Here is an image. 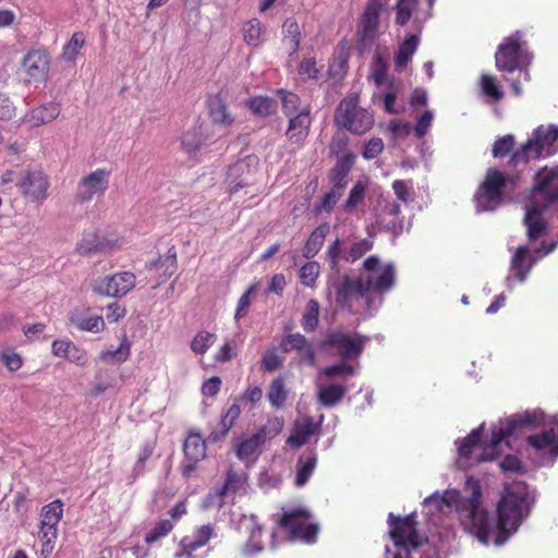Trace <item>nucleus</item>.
<instances>
[{
    "label": "nucleus",
    "instance_id": "64",
    "mask_svg": "<svg viewBox=\"0 0 558 558\" xmlns=\"http://www.w3.org/2000/svg\"><path fill=\"white\" fill-rule=\"evenodd\" d=\"M392 190L398 199L403 203H408L414 194L413 183L411 180H395L392 183Z\"/></svg>",
    "mask_w": 558,
    "mask_h": 558
},
{
    "label": "nucleus",
    "instance_id": "4",
    "mask_svg": "<svg viewBox=\"0 0 558 558\" xmlns=\"http://www.w3.org/2000/svg\"><path fill=\"white\" fill-rule=\"evenodd\" d=\"M556 141H558V128L556 125L537 128L534 132V138L529 140L512 154L511 165L517 167L520 163H527L531 159H537L543 155H550Z\"/></svg>",
    "mask_w": 558,
    "mask_h": 558
},
{
    "label": "nucleus",
    "instance_id": "1",
    "mask_svg": "<svg viewBox=\"0 0 558 558\" xmlns=\"http://www.w3.org/2000/svg\"><path fill=\"white\" fill-rule=\"evenodd\" d=\"M465 490L471 495L461 502L460 521L463 529L474 535L482 544H488L490 538L497 545L504 544L526 518L535 501L529 485L522 481L505 483L499 501L497 502V522L482 507V487L477 480L468 477Z\"/></svg>",
    "mask_w": 558,
    "mask_h": 558
},
{
    "label": "nucleus",
    "instance_id": "33",
    "mask_svg": "<svg viewBox=\"0 0 558 558\" xmlns=\"http://www.w3.org/2000/svg\"><path fill=\"white\" fill-rule=\"evenodd\" d=\"M328 223H322L310 234L304 247L303 256L307 259L315 257L324 245L325 239L329 233Z\"/></svg>",
    "mask_w": 558,
    "mask_h": 558
},
{
    "label": "nucleus",
    "instance_id": "17",
    "mask_svg": "<svg viewBox=\"0 0 558 558\" xmlns=\"http://www.w3.org/2000/svg\"><path fill=\"white\" fill-rule=\"evenodd\" d=\"M541 197L545 206H554L558 210V166L544 168L537 172L534 184V199Z\"/></svg>",
    "mask_w": 558,
    "mask_h": 558
},
{
    "label": "nucleus",
    "instance_id": "51",
    "mask_svg": "<svg viewBox=\"0 0 558 558\" xmlns=\"http://www.w3.org/2000/svg\"><path fill=\"white\" fill-rule=\"evenodd\" d=\"M418 0H398L396 5V24L404 26L417 9Z\"/></svg>",
    "mask_w": 558,
    "mask_h": 558
},
{
    "label": "nucleus",
    "instance_id": "54",
    "mask_svg": "<svg viewBox=\"0 0 558 558\" xmlns=\"http://www.w3.org/2000/svg\"><path fill=\"white\" fill-rule=\"evenodd\" d=\"M282 33L284 39L290 41L292 51H298L301 44V31L296 20L293 17L287 19L282 25Z\"/></svg>",
    "mask_w": 558,
    "mask_h": 558
},
{
    "label": "nucleus",
    "instance_id": "29",
    "mask_svg": "<svg viewBox=\"0 0 558 558\" xmlns=\"http://www.w3.org/2000/svg\"><path fill=\"white\" fill-rule=\"evenodd\" d=\"M526 442L537 451L549 449L553 457H558V425L538 434L530 435Z\"/></svg>",
    "mask_w": 558,
    "mask_h": 558
},
{
    "label": "nucleus",
    "instance_id": "24",
    "mask_svg": "<svg viewBox=\"0 0 558 558\" xmlns=\"http://www.w3.org/2000/svg\"><path fill=\"white\" fill-rule=\"evenodd\" d=\"M367 291L362 280V277L351 278L348 275L342 277L340 284L336 291V302L342 308L352 307V299L354 295L360 298L367 296Z\"/></svg>",
    "mask_w": 558,
    "mask_h": 558
},
{
    "label": "nucleus",
    "instance_id": "38",
    "mask_svg": "<svg viewBox=\"0 0 558 558\" xmlns=\"http://www.w3.org/2000/svg\"><path fill=\"white\" fill-rule=\"evenodd\" d=\"M316 462L317 457L314 452H308L299 458L295 476V485L298 487H302L308 482L316 466Z\"/></svg>",
    "mask_w": 558,
    "mask_h": 558
},
{
    "label": "nucleus",
    "instance_id": "55",
    "mask_svg": "<svg viewBox=\"0 0 558 558\" xmlns=\"http://www.w3.org/2000/svg\"><path fill=\"white\" fill-rule=\"evenodd\" d=\"M320 274V266L317 262H307L299 272L300 281L303 286L314 288Z\"/></svg>",
    "mask_w": 558,
    "mask_h": 558
},
{
    "label": "nucleus",
    "instance_id": "20",
    "mask_svg": "<svg viewBox=\"0 0 558 558\" xmlns=\"http://www.w3.org/2000/svg\"><path fill=\"white\" fill-rule=\"evenodd\" d=\"M257 166V158L248 156L239 160L229 167L227 172V183L230 194L239 192L242 187L250 184L253 168Z\"/></svg>",
    "mask_w": 558,
    "mask_h": 558
},
{
    "label": "nucleus",
    "instance_id": "53",
    "mask_svg": "<svg viewBox=\"0 0 558 558\" xmlns=\"http://www.w3.org/2000/svg\"><path fill=\"white\" fill-rule=\"evenodd\" d=\"M58 536L57 527H40L38 531V538L41 542L40 555L47 558L51 555Z\"/></svg>",
    "mask_w": 558,
    "mask_h": 558
},
{
    "label": "nucleus",
    "instance_id": "10",
    "mask_svg": "<svg viewBox=\"0 0 558 558\" xmlns=\"http://www.w3.org/2000/svg\"><path fill=\"white\" fill-rule=\"evenodd\" d=\"M372 248L373 241L368 239H363L357 242H354L349 250H343L341 240L337 238L331 243H329L325 252V255L326 259L329 263L330 269L335 272H339L341 260L349 264H353L354 262L363 257Z\"/></svg>",
    "mask_w": 558,
    "mask_h": 558
},
{
    "label": "nucleus",
    "instance_id": "48",
    "mask_svg": "<svg viewBox=\"0 0 558 558\" xmlns=\"http://www.w3.org/2000/svg\"><path fill=\"white\" fill-rule=\"evenodd\" d=\"M204 143L203 134L197 129L186 131L181 137L182 149L189 156H195Z\"/></svg>",
    "mask_w": 558,
    "mask_h": 558
},
{
    "label": "nucleus",
    "instance_id": "44",
    "mask_svg": "<svg viewBox=\"0 0 558 558\" xmlns=\"http://www.w3.org/2000/svg\"><path fill=\"white\" fill-rule=\"evenodd\" d=\"M265 442V432L257 430L250 438L239 444L236 456L244 460L254 454Z\"/></svg>",
    "mask_w": 558,
    "mask_h": 558
},
{
    "label": "nucleus",
    "instance_id": "2",
    "mask_svg": "<svg viewBox=\"0 0 558 558\" xmlns=\"http://www.w3.org/2000/svg\"><path fill=\"white\" fill-rule=\"evenodd\" d=\"M543 414L536 412H525L518 414L505 422H500L498 425L493 426L492 438L483 447V451L480 456L475 457L474 460L480 462L492 461L499 454V446L511 436L520 427H537L542 424Z\"/></svg>",
    "mask_w": 558,
    "mask_h": 558
},
{
    "label": "nucleus",
    "instance_id": "28",
    "mask_svg": "<svg viewBox=\"0 0 558 558\" xmlns=\"http://www.w3.org/2000/svg\"><path fill=\"white\" fill-rule=\"evenodd\" d=\"M376 222L387 231L398 233L403 228L400 205L395 201H387L376 215Z\"/></svg>",
    "mask_w": 558,
    "mask_h": 558
},
{
    "label": "nucleus",
    "instance_id": "12",
    "mask_svg": "<svg viewBox=\"0 0 558 558\" xmlns=\"http://www.w3.org/2000/svg\"><path fill=\"white\" fill-rule=\"evenodd\" d=\"M136 284V276L131 271H119L98 277L93 291L101 296L119 299L128 294Z\"/></svg>",
    "mask_w": 558,
    "mask_h": 558
},
{
    "label": "nucleus",
    "instance_id": "42",
    "mask_svg": "<svg viewBox=\"0 0 558 558\" xmlns=\"http://www.w3.org/2000/svg\"><path fill=\"white\" fill-rule=\"evenodd\" d=\"M131 354V343L124 336L120 342V345L116 350H102L99 354V359L106 363L121 364L125 362Z\"/></svg>",
    "mask_w": 558,
    "mask_h": 558
},
{
    "label": "nucleus",
    "instance_id": "50",
    "mask_svg": "<svg viewBox=\"0 0 558 558\" xmlns=\"http://www.w3.org/2000/svg\"><path fill=\"white\" fill-rule=\"evenodd\" d=\"M217 336L214 332L202 330L195 335L191 341V350L198 355H203L216 342Z\"/></svg>",
    "mask_w": 558,
    "mask_h": 558
},
{
    "label": "nucleus",
    "instance_id": "62",
    "mask_svg": "<svg viewBox=\"0 0 558 558\" xmlns=\"http://www.w3.org/2000/svg\"><path fill=\"white\" fill-rule=\"evenodd\" d=\"M435 501L438 507L446 505L448 507H458L460 502V493L458 490H446L444 495L434 494L425 499V502Z\"/></svg>",
    "mask_w": 558,
    "mask_h": 558
},
{
    "label": "nucleus",
    "instance_id": "47",
    "mask_svg": "<svg viewBox=\"0 0 558 558\" xmlns=\"http://www.w3.org/2000/svg\"><path fill=\"white\" fill-rule=\"evenodd\" d=\"M213 532L214 530L209 524L202 525L196 530L193 539L189 541L187 538H184L182 541L184 550L191 554L192 551L205 546L211 538Z\"/></svg>",
    "mask_w": 558,
    "mask_h": 558
},
{
    "label": "nucleus",
    "instance_id": "15",
    "mask_svg": "<svg viewBox=\"0 0 558 558\" xmlns=\"http://www.w3.org/2000/svg\"><path fill=\"white\" fill-rule=\"evenodd\" d=\"M21 194L26 199L43 204L48 197L49 180L43 170H28L16 183Z\"/></svg>",
    "mask_w": 558,
    "mask_h": 558
},
{
    "label": "nucleus",
    "instance_id": "35",
    "mask_svg": "<svg viewBox=\"0 0 558 558\" xmlns=\"http://www.w3.org/2000/svg\"><path fill=\"white\" fill-rule=\"evenodd\" d=\"M63 517V502L56 499L40 510V527H57Z\"/></svg>",
    "mask_w": 558,
    "mask_h": 558
},
{
    "label": "nucleus",
    "instance_id": "3",
    "mask_svg": "<svg viewBox=\"0 0 558 558\" xmlns=\"http://www.w3.org/2000/svg\"><path fill=\"white\" fill-rule=\"evenodd\" d=\"M335 123L349 132L362 135L374 125L373 113L359 107V96L350 95L343 98L335 112Z\"/></svg>",
    "mask_w": 558,
    "mask_h": 558
},
{
    "label": "nucleus",
    "instance_id": "63",
    "mask_svg": "<svg viewBox=\"0 0 558 558\" xmlns=\"http://www.w3.org/2000/svg\"><path fill=\"white\" fill-rule=\"evenodd\" d=\"M514 146V137L511 134L499 137L493 145V156L501 158L507 156Z\"/></svg>",
    "mask_w": 558,
    "mask_h": 558
},
{
    "label": "nucleus",
    "instance_id": "43",
    "mask_svg": "<svg viewBox=\"0 0 558 558\" xmlns=\"http://www.w3.org/2000/svg\"><path fill=\"white\" fill-rule=\"evenodd\" d=\"M246 529L250 532V537L243 547V553L247 556L260 553L264 548L262 542L263 527L251 520Z\"/></svg>",
    "mask_w": 558,
    "mask_h": 558
},
{
    "label": "nucleus",
    "instance_id": "19",
    "mask_svg": "<svg viewBox=\"0 0 558 558\" xmlns=\"http://www.w3.org/2000/svg\"><path fill=\"white\" fill-rule=\"evenodd\" d=\"M22 68L29 83H44L50 69L49 54L45 49H32L23 58Z\"/></svg>",
    "mask_w": 558,
    "mask_h": 558
},
{
    "label": "nucleus",
    "instance_id": "57",
    "mask_svg": "<svg viewBox=\"0 0 558 558\" xmlns=\"http://www.w3.org/2000/svg\"><path fill=\"white\" fill-rule=\"evenodd\" d=\"M277 93L281 98L282 111L286 117L296 114L301 110L300 97L296 94L284 89H279Z\"/></svg>",
    "mask_w": 558,
    "mask_h": 558
},
{
    "label": "nucleus",
    "instance_id": "11",
    "mask_svg": "<svg viewBox=\"0 0 558 558\" xmlns=\"http://www.w3.org/2000/svg\"><path fill=\"white\" fill-rule=\"evenodd\" d=\"M110 171L97 168L82 177L77 182L74 199L77 204H85L95 197L102 196L109 187Z\"/></svg>",
    "mask_w": 558,
    "mask_h": 558
},
{
    "label": "nucleus",
    "instance_id": "21",
    "mask_svg": "<svg viewBox=\"0 0 558 558\" xmlns=\"http://www.w3.org/2000/svg\"><path fill=\"white\" fill-rule=\"evenodd\" d=\"M547 208L548 206L539 204L538 199H534L526 206L523 222L526 227V235L530 242H534L546 234L547 222L543 214Z\"/></svg>",
    "mask_w": 558,
    "mask_h": 558
},
{
    "label": "nucleus",
    "instance_id": "16",
    "mask_svg": "<svg viewBox=\"0 0 558 558\" xmlns=\"http://www.w3.org/2000/svg\"><path fill=\"white\" fill-rule=\"evenodd\" d=\"M206 442L199 433L191 432L183 445L184 459L180 470L184 478H190L197 469V463L206 458Z\"/></svg>",
    "mask_w": 558,
    "mask_h": 558
},
{
    "label": "nucleus",
    "instance_id": "49",
    "mask_svg": "<svg viewBox=\"0 0 558 558\" xmlns=\"http://www.w3.org/2000/svg\"><path fill=\"white\" fill-rule=\"evenodd\" d=\"M246 106L259 117H267L275 111V100L266 96L252 97L246 101Z\"/></svg>",
    "mask_w": 558,
    "mask_h": 558
},
{
    "label": "nucleus",
    "instance_id": "30",
    "mask_svg": "<svg viewBox=\"0 0 558 558\" xmlns=\"http://www.w3.org/2000/svg\"><path fill=\"white\" fill-rule=\"evenodd\" d=\"M60 114V106L56 102H47L45 105L35 107L28 111L25 119L32 128L50 123L56 120Z\"/></svg>",
    "mask_w": 558,
    "mask_h": 558
},
{
    "label": "nucleus",
    "instance_id": "39",
    "mask_svg": "<svg viewBox=\"0 0 558 558\" xmlns=\"http://www.w3.org/2000/svg\"><path fill=\"white\" fill-rule=\"evenodd\" d=\"M483 429L484 425H481L459 441L458 453L460 458L472 459L474 450L481 445Z\"/></svg>",
    "mask_w": 558,
    "mask_h": 558
},
{
    "label": "nucleus",
    "instance_id": "6",
    "mask_svg": "<svg viewBox=\"0 0 558 558\" xmlns=\"http://www.w3.org/2000/svg\"><path fill=\"white\" fill-rule=\"evenodd\" d=\"M510 177L496 168H488L484 181L480 184L475 198L485 210L495 209L502 203Z\"/></svg>",
    "mask_w": 558,
    "mask_h": 558
},
{
    "label": "nucleus",
    "instance_id": "22",
    "mask_svg": "<svg viewBox=\"0 0 558 558\" xmlns=\"http://www.w3.org/2000/svg\"><path fill=\"white\" fill-rule=\"evenodd\" d=\"M280 349L284 353L296 351L301 363L310 366L315 365V350L306 337L300 332L287 335L280 342Z\"/></svg>",
    "mask_w": 558,
    "mask_h": 558
},
{
    "label": "nucleus",
    "instance_id": "27",
    "mask_svg": "<svg viewBox=\"0 0 558 558\" xmlns=\"http://www.w3.org/2000/svg\"><path fill=\"white\" fill-rule=\"evenodd\" d=\"M146 268L155 272V279L158 286L165 283L178 269L175 247L171 246L167 255L159 256L157 259L146 264Z\"/></svg>",
    "mask_w": 558,
    "mask_h": 558
},
{
    "label": "nucleus",
    "instance_id": "14",
    "mask_svg": "<svg viewBox=\"0 0 558 558\" xmlns=\"http://www.w3.org/2000/svg\"><path fill=\"white\" fill-rule=\"evenodd\" d=\"M521 32L517 31L513 35L506 37L497 47L495 53V65L498 71L513 73L521 64Z\"/></svg>",
    "mask_w": 558,
    "mask_h": 558
},
{
    "label": "nucleus",
    "instance_id": "8",
    "mask_svg": "<svg viewBox=\"0 0 558 558\" xmlns=\"http://www.w3.org/2000/svg\"><path fill=\"white\" fill-rule=\"evenodd\" d=\"M381 11V0H367L356 32V48L361 53L371 49L377 38Z\"/></svg>",
    "mask_w": 558,
    "mask_h": 558
},
{
    "label": "nucleus",
    "instance_id": "36",
    "mask_svg": "<svg viewBox=\"0 0 558 558\" xmlns=\"http://www.w3.org/2000/svg\"><path fill=\"white\" fill-rule=\"evenodd\" d=\"M314 434V422L312 417H306L304 423L296 424L287 439V445L292 448H300L306 444Z\"/></svg>",
    "mask_w": 558,
    "mask_h": 558
},
{
    "label": "nucleus",
    "instance_id": "45",
    "mask_svg": "<svg viewBox=\"0 0 558 558\" xmlns=\"http://www.w3.org/2000/svg\"><path fill=\"white\" fill-rule=\"evenodd\" d=\"M319 303L312 299L306 303L304 313L301 319V326L306 332H313L317 329L319 324Z\"/></svg>",
    "mask_w": 558,
    "mask_h": 558
},
{
    "label": "nucleus",
    "instance_id": "31",
    "mask_svg": "<svg viewBox=\"0 0 558 558\" xmlns=\"http://www.w3.org/2000/svg\"><path fill=\"white\" fill-rule=\"evenodd\" d=\"M208 113L215 124L229 126L233 123L234 118L228 109L226 101L218 95L213 96L208 100Z\"/></svg>",
    "mask_w": 558,
    "mask_h": 558
},
{
    "label": "nucleus",
    "instance_id": "61",
    "mask_svg": "<svg viewBox=\"0 0 558 558\" xmlns=\"http://www.w3.org/2000/svg\"><path fill=\"white\" fill-rule=\"evenodd\" d=\"M388 65L381 54H376L372 63V77L377 86L385 83L387 77Z\"/></svg>",
    "mask_w": 558,
    "mask_h": 558
},
{
    "label": "nucleus",
    "instance_id": "26",
    "mask_svg": "<svg viewBox=\"0 0 558 558\" xmlns=\"http://www.w3.org/2000/svg\"><path fill=\"white\" fill-rule=\"evenodd\" d=\"M247 478L248 476L246 472L238 470L232 465L229 466L222 485L215 490L216 497L220 499L219 505L221 506L226 498L234 497L241 489H243Z\"/></svg>",
    "mask_w": 558,
    "mask_h": 558
},
{
    "label": "nucleus",
    "instance_id": "37",
    "mask_svg": "<svg viewBox=\"0 0 558 558\" xmlns=\"http://www.w3.org/2000/svg\"><path fill=\"white\" fill-rule=\"evenodd\" d=\"M289 390L282 376L276 377L268 387L267 399L272 408H282L288 399Z\"/></svg>",
    "mask_w": 558,
    "mask_h": 558
},
{
    "label": "nucleus",
    "instance_id": "34",
    "mask_svg": "<svg viewBox=\"0 0 558 558\" xmlns=\"http://www.w3.org/2000/svg\"><path fill=\"white\" fill-rule=\"evenodd\" d=\"M241 414V408L238 402L232 403L228 410L221 415L220 417V429L214 430L210 434V437L213 440L217 441L221 438L226 437L229 430L233 427L236 420L239 418Z\"/></svg>",
    "mask_w": 558,
    "mask_h": 558
},
{
    "label": "nucleus",
    "instance_id": "59",
    "mask_svg": "<svg viewBox=\"0 0 558 558\" xmlns=\"http://www.w3.org/2000/svg\"><path fill=\"white\" fill-rule=\"evenodd\" d=\"M481 88L485 96L495 101H499L504 97V93L497 85L495 76L490 74H483L481 76Z\"/></svg>",
    "mask_w": 558,
    "mask_h": 558
},
{
    "label": "nucleus",
    "instance_id": "5",
    "mask_svg": "<svg viewBox=\"0 0 558 558\" xmlns=\"http://www.w3.org/2000/svg\"><path fill=\"white\" fill-rule=\"evenodd\" d=\"M363 270L361 277L367 293L383 295L395 286L396 269L393 265H380L376 255H371L363 262Z\"/></svg>",
    "mask_w": 558,
    "mask_h": 558
},
{
    "label": "nucleus",
    "instance_id": "46",
    "mask_svg": "<svg viewBox=\"0 0 558 558\" xmlns=\"http://www.w3.org/2000/svg\"><path fill=\"white\" fill-rule=\"evenodd\" d=\"M418 45V38L416 35L409 36L399 47V50L395 57V64L398 69L407 66L409 61L412 59Z\"/></svg>",
    "mask_w": 558,
    "mask_h": 558
},
{
    "label": "nucleus",
    "instance_id": "13",
    "mask_svg": "<svg viewBox=\"0 0 558 558\" xmlns=\"http://www.w3.org/2000/svg\"><path fill=\"white\" fill-rule=\"evenodd\" d=\"M388 523L391 526L390 538L397 547L416 548L420 545L416 532L415 514H409L404 518L389 513Z\"/></svg>",
    "mask_w": 558,
    "mask_h": 558
},
{
    "label": "nucleus",
    "instance_id": "7",
    "mask_svg": "<svg viewBox=\"0 0 558 558\" xmlns=\"http://www.w3.org/2000/svg\"><path fill=\"white\" fill-rule=\"evenodd\" d=\"M311 513L305 509H294L284 512L279 525L286 529L291 541L300 539L305 544H313L317 539L319 526L316 523H307Z\"/></svg>",
    "mask_w": 558,
    "mask_h": 558
},
{
    "label": "nucleus",
    "instance_id": "52",
    "mask_svg": "<svg viewBox=\"0 0 558 558\" xmlns=\"http://www.w3.org/2000/svg\"><path fill=\"white\" fill-rule=\"evenodd\" d=\"M322 374L328 379L349 377L355 374V367L348 363L347 360L341 359L340 362L324 367Z\"/></svg>",
    "mask_w": 558,
    "mask_h": 558
},
{
    "label": "nucleus",
    "instance_id": "40",
    "mask_svg": "<svg viewBox=\"0 0 558 558\" xmlns=\"http://www.w3.org/2000/svg\"><path fill=\"white\" fill-rule=\"evenodd\" d=\"M105 248V242L93 231L84 232L82 239L76 244V251L82 255L102 252Z\"/></svg>",
    "mask_w": 558,
    "mask_h": 558
},
{
    "label": "nucleus",
    "instance_id": "60",
    "mask_svg": "<svg viewBox=\"0 0 558 558\" xmlns=\"http://www.w3.org/2000/svg\"><path fill=\"white\" fill-rule=\"evenodd\" d=\"M156 449V440L146 441L140 447L134 472L140 475L143 474L146 468L147 460L154 454Z\"/></svg>",
    "mask_w": 558,
    "mask_h": 558
},
{
    "label": "nucleus",
    "instance_id": "9",
    "mask_svg": "<svg viewBox=\"0 0 558 558\" xmlns=\"http://www.w3.org/2000/svg\"><path fill=\"white\" fill-rule=\"evenodd\" d=\"M368 338L360 333H347L340 330L331 331L323 340V348L336 349L343 360H356L363 353Z\"/></svg>",
    "mask_w": 558,
    "mask_h": 558
},
{
    "label": "nucleus",
    "instance_id": "18",
    "mask_svg": "<svg viewBox=\"0 0 558 558\" xmlns=\"http://www.w3.org/2000/svg\"><path fill=\"white\" fill-rule=\"evenodd\" d=\"M557 243L550 242L548 245L542 243V245L535 250V255L541 258L556 248ZM536 257H534L526 245H521L517 248L515 253L511 258V269L513 276L521 282L526 279L527 274L531 271Z\"/></svg>",
    "mask_w": 558,
    "mask_h": 558
},
{
    "label": "nucleus",
    "instance_id": "56",
    "mask_svg": "<svg viewBox=\"0 0 558 558\" xmlns=\"http://www.w3.org/2000/svg\"><path fill=\"white\" fill-rule=\"evenodd\" d=\"M85 45V36L82 32H75L64 45L62 56L65 60L73 61Z\"/></svg>",
    "mask_w": 558,
    "mask_h": 558
},
{
    "label": "nucleus",
    "instance_id": "32",
    "mask_svg": "<svg viewBox=\"0 0 558 558\" xmlns=\"http://www.w3.org/2000/svg\"><path fill=\"white\" fill-rule=\"evenodd\" d=\"M347 387L341 384H329L319 386L317 401L319 404L331 408L338 404L347 395Z\"/></svg>",
    "mask_w": 558,
    "mask_h": 558
},
{
    "label": "nucleus",
    "instance_id": "25",
    "mask_svg": "<svg viewBox=\"0 0 558 558\" xmlns=\"http://www.w3.org/2000/svg\"><path fill=\"white\" fill-rule=\"evenodd\" d=\"M69 322L80 331L99 333L106 329L101 315H90L89 307H76L69 314Z\"/></svg>",
    "mask_w": 558,
    "mask_h": 558
},
{
    "label": "nucleus",
    "instance_id": "41",
    "mask_svg": "<svg viewBox=\"0 0 558 558\" xmlns=\"http://www.w3.org/2000/svg\"><path fill=\"white\" fill-rule=\"evenodd\" d=\"M242 33L246 45L257 48L263 44V25L258 19H251L245 22Z\"/></svg>",
    "mask_w": 558,
    "mask_h": 558
},
{
    "label": "nucleus",
    "instance_id": "23",
    "mask_svg": "<svg viewBox=\"0 0 558 558\" xmlns=\"http://www.w3.org/2000/svg\"><path fill=\"white\" fill-rule=\"evenodd\" d=\"M288 119L286 136L291 143L302 145L307 138L312 125L310 107L302 108L296 114L289 116Z\"/></svg>",
    "mask_w": 558,
    "mask_h": 558
},
{
    "label": "nucleus",
    "instance_id": "58",
    "mask_svg": "<svg viewBox=\"0 0 558 558\" xmlns=\"http://www.w3.org/2000/svg\"><path fill=\"white\" fill-rule=\"evenodd\" d=\"M173 527L174 523L171 520H161L145 535V542L150 545L159 541L161 537L167 536Z\"/></svg>",
    "mask_w": 558,
    "mask_h": 558
}]
</instances>
